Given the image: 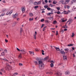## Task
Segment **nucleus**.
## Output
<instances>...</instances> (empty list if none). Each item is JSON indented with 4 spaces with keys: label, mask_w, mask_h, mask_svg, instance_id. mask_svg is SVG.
I'll list each match as a JSON object with an SVG mask.
<instances>
[{
    "label": "nucleus",
    "mask_w": 76,
    "mask_h": 76,
    "mask_svg": "<svg viewBox=\"0 0 76 76\" xmlns=\"http://www.w3.org/2000/svg\"><path fill=\"white\" fill-rule=\"evenodd\" d=\"M51 8H50V7H48V8H47V10H48L50 11L51 10Z\"/></svg>",
    "instance_id": "obj_36"
},
{
    "label": "nucleus",
    "mask_w": 76,
    "mask_h": 76,
    "mask_svg": "<svg viewBox=\"0 0 76 76\" xmlns=\"http://www.w3.org/2000/svg\"><path fill=\"white\" fill-rule=\"evenodd\" d=\"M36 60H37V61L38 62L40 61L39 59V58H36Z\"/></svg>",
    "instance_id": "obj_48"
},
{
    "label": "nucleus",
    "mask_w": 76,
    "mask_h": 76,
    "mask_svg": "<svg viewBox=\"0 0 76 76\" xmlns=\"http://www.w3.org/2000/svg\"><path fill=\"white\" fill-rule=\"evenodd\" d=\"M34 63L35 64V65H37V64H38V62H37V61H34Z\"/></svg>",
    "instance_id": "obj_13"
},
{
    "label": "nucleus",
    "mask_w": 76,
    "mask_h": 76,
    "mask_svg": "<svg viewBox=\"0 0 76 76\" xmlns=\"http://www.w3.org/2000/svg\"><path fill=\"white\" fill-rule=\"evenodd\" d=\"M1 55L2 56H5L4 53L3 52L2 53H1Z\"/></svg>",
    "instance_id": "obj_18"
},
{
    "label": "nucleus",
    "mask_w": 76,
    "mask_h": 76,
    "mask_svg": "<svg viewBox=\"0 0 76 76\" xmlns=\"http://www.w3.org/2000/svg\"><path fill=\"white\" fill-rule=\"evenodd\" d=\"M38 63L40 64L39 65V68L40 69H43L44 67V64H43L42 62L41 61H38Z\"/></svg>",
    "instance_id": "obj_1"
},
{
    "label": "nucleus",
    "mask_w": 76,
    "mask_h": 76,
    "mask_svg": "<svg viewBox=\"0 0 76 76\" xmlns=\"http://www.w3.org/2000/svg\"><path fill=\"white\" fill-rule=\"evenodd\" d=\"M35 50L36 51H39V50L38 48H35Z\"/></svg>",
    "instance_id": "obj_34"
},
{
    "label": "nucleus",
    "mask_w": 76,
    "mask_h": 76,
    "mask_svg": "<svg viewBox=\"0 0 76 76\" xmlns=\"http://www.w3.org/2000/svg\"><path fill=\"white\" fill-rule=\"evenodd\" d=\"M17 50L18 51H21V50H20L18 48H17Z\"/></svg>",
    "instance_id": "obj_41"
},
{
    "label": "nucleus",
    "mask_w": 76,
    "mask_h": 76,
    "mask_svg": "<svg viewBox=\"0 0 76 76\" xmlns=\"http://www.w3.org/2000/svg\"><path fill=\"white\" fill-rule=\"evenodd\" d=\"M58 31H56V35H58Z\"/></svg>",
    "instance_id": "obj_63"
},
{
    "label": "nucleus",
    "mask_w": 76,
    "mask_h": 76,
    "mask_svg": "<svg viewBox=\"0 0 76 76\" xmlns=\"http://www.w3.org/2000/svg\"><path fill=\"white\" fill-rule=\"evenodd\" d=\"M37 31H35V34H34V35H37Z\"/></svg>",
    "instance_id": "obj_59"
},
{
    "label": "nucleus",
    "mask_w": 76,
    "mask_h": 76,
    "mask_svg": "<svg viewBox=\"0 0 76 76\" xmlns=\"http://www.w3.org/2000/svg\"><path fill=\"white\" fill-rule=\"evenodd\" d=\"M12 10H11L10 11H8L7 12L6 15H9V14H10V15L11 14V13H12Z\"/></svg>",
    "instance_id": "obj_7"
},
{
    "label": "nucleus",
    "mask_w": 76,
    "mask_h": 76,
    "mask_svg": "<svg viewBox=\"0 0 76 76\" xmlns=\"http://www.w3.org/2000/svg\"><path fill=\"white\" fill-rule=\"evenodd\" d=\"M6 64L7 66H9V67H10V66L9 65V64H8V63H6Z\"/></svg>",
    "instance_id": "obj_52"
},
{
    "label": "nucleus",
    "mask_w": 76,
    "mask_h": 76,
    "mask_svg": "<svg viewBox=\"0 0 76 76\" xmlns=\"http://www.w3.org/2000/svg\"><path fill=\"white\" fill-rule=\"evenodd\" d=\"M44 24H42L41 26V28H43V27L44 26Z\"/></svg>",
    "instance_id": "obj_62"
},
{
    "label": "nucleus",
    "mask_w": 76,
    "mask_h": 76,
    "mask_svg": "<svg viewBox=\"0 0 76 76\" xmlns=\"http://www.w3.org/2000/svg\"><path fill=\"white\" fill-rule=\"evenodd\" d=\"M69 21H70V22H72V21H73V20H72V19H69Z\"/></svg>",
    "instance_id": "obj_50"
},
{
    "label": "nucleus",
    "mask_w": 76,
    "mask_h": 76,
    "mask_svg": "<svg viewBox=\"0 0 76 76\" xmlns=\"http://www.w3.org/2000/svg\"><path fill=\"white\" fill-rule=\"evenodd\" d=\"M66 7L68 9H69L70 8V6H69V5H67L66 6Z\"/></svg>",
    "instance_id": "obj_43"
},
{
    "label": "nucleus",
    "mask_w": 76,
    "mask_h": 76,
    "mask_svg": "<svg viewBox=\"0 0 76 76\" xmlns=\"http://www.w3.org/2000/svg\"><path fill=\"white\" fill-rule=\"evenodd\" d=\"M63 28H67L68 27L66 26V25L65 26H63Z\"/></svg>",
    "instance_id": "obj_24"
},
{
    "label": "nucleus",
    "mask_w": 76,
    "mask_h": 76,
    "mask_svg": "<svg viewBox=\"0 0 76 76\" xmlns=\"http://www.w3.org/2000/svg\"><path fill=\"white\" fill-rule=\"evenodd\" d=\"M23 32V30H22V28H20V33H22Z\"/></svg>",
    "instance_id": "obj_31"
},
{
    "label": "nucleus",
    "mask_w": 76,
    "mask_h": 76,
    "mask_svg": "<svg viewBox=\"0 0 76 76\" xmlns=\"http://www.w3.org/2000/svg\"><path fill=\"white\" fill-rule=\"evenodd\" d=\"M1 72H5V71L4 70V69H1Z\"/></svg>",
    "instance_id": "obj_16"
},
{
    "label": "nucleus",
    "mask_w": 76,
    "mask_h": 76,
    "mask_svg": "<svg viewBox=\"0 0 76 76\" xmlns=\"http://www.w3.org/2000/svg\"><path fill=\"white\" fill-rule=\"evenodd\" d=\"M70 0H65V1L67 4H68L70 2Z\"/></svg>",
    "instance_id": "obj_12"
},
{
    "label": "nucleus",
    "mask_w": 76,
    "mask_h": 76,
    "mask_svg": "<svg viewBox=\"0 0 76 76\" xmlns=\"http://www.w3.org/2000/svg\"><path fill=\"white\" fill-rule=\"evenodd\" d=\"M63 13L64 14H68V13H69V12H67V11H64L63 12Z\"/></svg>",
    "instance_id": "obj_20"
},
{
    "label": "nucleus",
    "mask_w": 76,
    "mask_h": 76,
    "mask_svg": "<svg viewBox=\"0 0 76 76\" xmlns=\"http://www.w3.org/2000/svg\"><path fill=\"white\" fill-rule=\"evenodd\" d=\"M45 3H48V1L47 0H45Z\"/></svg>",
    "instance_id": "obj_55"
},
{
    "label": "nucleus",
    "mask_w": 76,
    "mask_h": 76,
    "mask_svg": "<svg viewBox=\"0 0 76 76\" xmlns=\"http://www.w3.org/2000/svg\"><path fill=\"white\" fill-rule=\"evenodd\" d=\"M36 35H34V38L35 39H36Z\"/></svg>",
    "instance_id": "obj_44"
},
{
    "label": "nucleus",
    "mask_w": 76,
    "mask_h": 76,
    "mask_svg": "<svg viewBox=\"0 0 76 76\" xmlns=\"http://www.w3.org/2000/svg\"><path fill=\"white\" fill-rule=\"evenodd\" d=\"M18 58H19V59H20V58H22V54H21V53H20V54L19 55Z\"/></svg>",
    "instance_id": "obj_9"
},
{
    "label": "nucleus",
    "mask_w": 76,
    "mask_h": 76,
    "mask_svg": "<svg viewBox=\"0 0 76 76\" xmlns=\"http://www.w3.org/2000/svg\"><path fill=\"white\" fill-rule=\"evenodd\" d=\"M5 40L6 42H8V40H7L6 39H5Z\"/></svg>",
    "instance_id": "obj_58"
},
{
    "label": "nucleus",
    "mask_w": 76,
    "mask_h": 76,
    "mask_svg": "<svg viewBox=\"0 0 76 76\" xmlns=\"http://www.w3.org/2000/svg\"><path fill=\"white\" fill-rule=\"evenodd\" d=\"M45 21L46 22H47V23H48V20H46Z\"/></svg>",
    "instance_id": "obj_64"
},
{
    "label": "nucleus",
    "mask_w": 76,
    "mask_h": 76,
    "mask_svg": "<svg viewBox=\"0 0 76 76\" xmlns=\"http://www.w3.org/2000/svg\"><path fill=\"white\" fill-rule=\"evenodd\" d=\"M21 51L23 54H25L26 53V51H25L24 49H22L21 50Z\"/></svg>",
    "instance_id": "obj_3"
},
{
    "label": "nucleus",
    "mask_w": 76,
    "mask_h": 76,
    "mask_svg": "<svg viewBox=\"0 0 76 76\" xmlns=\"http://www.w3.org/2000/svg\"><path fill=\"white\" fill-rule=\"evenodd\" d=\"M61 34H63V32H64V31L63 30H62L61 31Z\"/></svg>",
    "instance_id": "obj_49"
},
{
    "label": "nucleus",
    "mask_w": 76,
    "mask_h": 76,
    "mask_svg": "<svg viewBox=\"0 0 76 76\" xmlns=\"http://www.w3.org/2000/svg\"><path fill=\"white\" fill-rule=\"evenodd\" d=\"M38 4H41V2L40 1H39L38 2H37Z\"/></svg>",
    "instance_id": "obj_54"
},
{
    "label": "nucleus",
    "mask_w": 76,
    "mask_h": 76,
    "mask_svg": "<svg viewBox=\"0 0 76 76\" xmlns=\"http://www.w3.org/2000/svg\"><path fill=\"white\" fill-rule=\"evenodd\" d=\"M74 35H75V34H74V33H72V35L71 36L72 37H73Z\"/></svg>",
    "instance_id": "obj_42"
},
{
    "label": "nucleus",
    "mask_w": 76,
    "mask_h": 76,
    "mask_svg": "<svg viewBox=\"0 0 76 76\" xmlns=\"http://www.w3.org/2000/svg\"><path fill=\"white\" fill-rule=\"evenodd\" d=\"M49 57L48 56H47L43 60L44 61H45V60H48V59Z\"/></svg>",
    "instance_id": "obj_10"
},
{
    "label": "nucleus",
    "mask_w": 76,
    "mask_h": 76,
    "mask_svg": "<svg viewBox=\"0 0 76 76\" xmlns=\"http://www.w3.org/2000/svg\"><path fill=\"white\" fill-rule=\"evenodd\" d=\"M41 22H44V19H42L41 20Z\"/></svg>",
    "instance_id": "obj_51"
},
{
    "label": "nucleus",
    "mask_w": 76,
    "mask_h": 76,
    "mask_svg": "<svg viewBox=\"0 0 76 76\" xmlns=\"http://www.w3.org/2000/svg\"><path fill=\"white\" fill-rule=\"evenodd\" d=\"M59 52L62 54H63V55H64L65 54V52L64 51H62L61 50H60Z\"/></svg>",
    "instance_id": "obj_6"
},
{
    "label": "nucleus",
    "mask_w": 76,
    "mask_h": 76,
    "mask_svg": "<svg viewBox=\"0 0 76 76\" xmlns=\"http://www.w3.org/2000/svg\"><path fill=\"white\" fill-rule=\"evenodd\" d=\"M16 23H16V22L14 23L13 24V26H15L16 25Z\"/></svg>",
    "instance_id": "obj_22"
},
{
    "label": "nucleus",
    "mask_w": 76,
    "mask_h": 76,
    "mask_svg": "<svg viewBox=\"0 0 76 76\" xmlns=\"http://www.w3.org/2000/svg\"><path fill=\"white\" fill-rule=\"evenodd\" d=\"M23 12H25V8H22L21 9Z\"/></svg>",
    "instance_id": "obj_17"
},
{
    "label": "nucleus",
    "mask_w": 76,
    "mask_h": 76,
    "mask_svg": "<svg viewBox=\"0 0 76 76\" xmlns=\"http://www.w3.org/2000/svg\"><path fill=\"white\" fill-rule=\"evenodd\" d=\"M4 15V13H2V14L0 16V17L1 16H3Z\"/></svg>",
    "instance_id": "obj_40"
},
{
    "label": "nucleus",
    "mask_w": 76,
    "mask_h": 76,
    "mask_svg": "<svg viewBox=\"0 0 76 76\" xmlns=\"http://www.w3.org/2000/svg\"><path fill=\"white\" fill-rule=\"evenodd\" d=\"M51 12H53V9H52L51 8V9H50V10Z\"/></svg>",
    "instance_id": "obj_53"
},
{
    "label": "nucleus",
    "mask_w": 76,
    "mask_h": 76,
    "mask_svg": "<svg viewBox=\"0 0 76 76\" xmlns=\"http://www.w3.org/2000/svg\"><path fill=\"white\" fill-rule=\"evenodd\" d=\"M65 51H69V49L68 48H65L64 49Z\"/></svg>",
    "instance_id": "obj_39"
},
{
    "label": "nucleus",
    "mask_w": 76,
    "mask_h": 76,
    "mask_svg": "<svg viewBox=\"0 0 76 76\" xmlns=\"http://www.w3.org/2000/svg\"><path fill=\"white\" fill-rule=\"evenodd\" d=\"M57 3V1H53V4H56V3Z\"/></svg>",
    "instance_id": "obj_21"
},
{
    "label": "nucleus",
    "mask_w": 76,
    "mask_h": 76,
    "mask_svg": "<svg viewBox=\"0 0 76 76\" xmlns=\"http://www.w3.org/2000/svg\"><path fill=\"white\" fill-rule=\"evenodd\" d=\"M50 63L51 64H53V63H54L55 62L53 61H50Z\"/></svg>",
    "instance_id": "obj_30"
},
{
    "label": "nucleus",
    "mask_w": 76,
    "mask_h": 76,
    "mask_svg": "<svg viewBox=\"0 0 76 76\" xmlns=\"http://www.w3.org/2000/svg\"><path fill=\"white\" fill-rule=\"evenodd\" d=\"M18 13H16L14 15H13L12 17L13 18H16L18 17Z\"/></svg>",
    "instance_id": "obj_4"
},
{
    "label": "nucleus",
    "mask_w": 76,
    "mask_h": 76,
    "mask_svg": "<svg viewBox=\"0 0 76 76\" xmlns=\"http://www.w3.org/2000/svg\"><path fill=\"white\" fill-rule=\"evenodd\" d=\"M64 31H67V28H65L64 29Z\"/></svg>",
    "instance_id": "obj_60"
},
{
    "label": "nucleus",
    "mask_w": 76,
    "mask_h": 76,
    "mask_svg": "<svg viewBox=\"0 0 76 76\" xmlns=\"http://www.w3.org/2000/svg\"><path fill=\"white\" fill-rule=\"evenodd\" d=\"M2 59L3 60H5V61H8V62L9 61L8 60H7L6 59V58H4V59Z\"/></svg>",
    "instance_id": "obj_28"
},
{
    "label": "nucleus",
    "mask_w": 76,
    "mask_h": 76,
    "mask_svg": "<svg viewBox=\"0 0 76 76\" xmlns=\"http://www.w3.org/2000/svg\"><path fill=\"white\" fill-rule=\"evenodd\" d=\"M48 5H45V6L44 7L45 8V9H47V8H48Z\"/></svg>",
    "instance_id": "obj_32"
},
{
    "label": "nucleus",
    "mask_w": 76,
    "mask_h": 76,
    "mask_svg": "<svg viewBox=\"0 0 76 76\" xmlns=\"http://www.w3.org/2000/svg\"><path fill=\"white\" fill-rule=\"evenodd\" d=\"M71 3L72 4H73L74 3H75V1H74V0H73L72 1H71Z\"/></svg>",
    "instance_id": "obj_19"
},
{
    "label": "nucleus",
    "mask_w": 76,
    "mask_h": 76,
    "mask_svg": "<svg viewBox=\"0 0 76 76\" xmlns=\"http://www.w3.org/2000/svg\"><path fill=\"white\" fill-rule=\"evenodd\" d=\"M69 74H70V72L69 71H66L65 72V75H69Z\"/></svg>",
    "instance_id": "obj_14"
},
{
    "label": "nucleus",
    "mask_w": 76,
    "mask_h": 76,
    "mask_svg": "<svg viewBox=\"0 0 76 76\" xmlns=\"http://www.w3.org/2000/svg\"><path fill=\"white\" fill-rule=\"evenodd\" d=\"M34 5H38V2H35L34 3Z\"/></svg>",
    "instance_id": "obj_27"
},
{
    "label": "nucleus",
    "mask_w": 76,
    "mask_h": 76,
    "mask_svg": "<svg viewBox=\"0 0 76 76\" xmlns=\"http://www.w3.org/2000/svg\"><path fill=\"white\" fill-rule=\"evenodd\" d=\"M38 6H36L34 7L35 9H37V8H38Z\"/></svg>",
    "instance_id": "obj_47"
},
{
    "label": "nucleus",
    "mask_w": 76,
    "mask_h": 76,
    "mask_svg": "<svg viewBox=\"0 0 76 76\" xmlns=\"http://www.w3.org/2000/svg\"><path fill=\"white\" fill-rule=\"evenodd\" d=\"M29 52L30 54H33V55H34V52L29 51Z\"/></svg>",
    "instance_id": "obj_15"
},
{
    "label": "nucleus",
    "mask_w": 76,
    "mask_h": 76,
    "mask_svg": "<svg viewBox=\"0 0 76 76\" xmlns=\"http://www.w3.org/2000/svg\"><path fill=\"white\" fill-rule=\"evenodd\" d=\"M53 23L54 24H56V23H57V21H53Z\"/></svg>",
    "instance_id": "obj_46"
},
{
    "label": "nucleus",
    "mask_w": 76,
    "mask_h": 76,
    "mask_svg": "<svg viewBox=\"0 0 76 76\" xmlns=\"http://www.w3.org/2000/svg\"><path fill=\"white\" fill-rule=\"evenodd\" d=\"M50 67H54V64H50Z\"/></svg>",
    "instance_id": "obj_26"
},
{
    "label": "nucleus",
    "mask_w": 76,
    "mask_h": 76,
    "mask_svg": "<svg viewBox=\"0 0 76 76\" xmlns=\"http://www.w3.org/2000/svg\"><path fill=\"white\" fill-rule=\"evenodd\" d=\"M59 2L61 3L62 4H67L66 3V1L65 0L64 1V0H61L59 1Z\"/></svg>",
    "instance_id": "obj_2"
},
{
    "label": "nucleus",
    "mask_w": 76,
    "mask_h": 76,
    "mask_svg": "<svg viewBox=\"0 0 76 76\" xmlns=\"http://www.w3.org/2000/svg\"><path fill=\"white\" fill-rule=\"evenodd\" d=\"M4 52L5 53H7V50L6 49H5L4 50Z\"/></svg>",
    "instance_id": "obj_29"
},
{
    "label": "nucleus",
    "mask_w": 76,
    "mask_h": 76,
    "mask_svg": "<svg viewBox=\"0 0 76 76\" xmlns=\"http://www.w3.org/2000/svg\"><path fill=\"white\" fill-rule=\"evenodd\" d=\"M50 6H51V7H53V6H54L51 4H50V5H49Z\"/></svg>",
    "instance_id": "obj_56"
},
{
    "label": "nucleus",
    "mask_w": 76,
    "mask_h": 76,
    "mask_svg": "<svg viewBox=\"0 0 76 76\" xmlns=\"http://www.w3.org/2000/svg\"><path fill=\"white\" fill-rule=\"evenodd\" d=\"M55 75H56L57 76H61V73L59 72H58L57 73H55Z\"/></svg>",
    "instance_id": "obj_5"
},
{
    "label": "nucleus",
    "mask_w": 76,
    "mask_h": 76,
    "mask_svg": "<svg viewBox=\"0 0 76 76\" xmlns=\"http://www.w3.org/2000/svg\"><path fill=\"white\" fill-rule=\"evenodd\" d=\"M46 74H49V75H52L53 74V72H48L46 73Z\"/></svg>",
    "instance_id": "obj_11"
},
{
    "label": "nucleus",
    "mask_w": 76,
    "mask_h": 76,
    "mask_svg": "<svg viewBox=\"0 0 76 76\" xmlns=\"http://www.w3.org/2000/svg\"><path fill=\"white\" fill-rule=\"evenodd\" d=\"M56 50H57V51H60V49H59V48H56Z\"/></svg>",
    "instance_id": "obj_25"
},
{
    "label": "nucleus",
    "mask_w": 76,
    "mask_h": 76,
    "mask_svg": "<svg viewBox=\"0 0 76 76\" xmlns=\"http://www.w3.org/2000/svg\"><path fill=\"white\" fill-rule=\"evenodd\" d=\"M63 57L64 60H67V58L66 56L63 55Z\"/></svg>",
    "instance_id": "obj_8"
},
{
    "label": "nucleus",
    "mask_w": 76,
    "mask_h": 76,
    "mask_svg": "<svg viewBox=\"0 0 76 76\" xmlns=\"http://www.w3.org/2000/svg\"><path fill=\"white\" fill-rule=\"evenodd\" d=\"M65 21H66V20H62V22H65Z\"/></svg>",
    "instance_id": "obj_61"
},
{
    "label": "nucleus",
    "mask_w": 76,
    "mask_h": 76,
    "mask_svg": "<svg viewBox=\"0 0 76 76\" xmlns=\"http://www.w3.org/2000/svg\"><path fill=\"white\" fill-rule=\"evenodd\" d=\"M33 19H34L33 18H30L29 19V21H32V20H33Z\"/></svg>",
    "instance_id": "obj_23"
},
{
    "label": "nucleus",
    "mask_w": 76,
    "mask_h": 76,
    "mask_svg": "<svg viewBox=\"0 0 76 76\" xmlns=\"http://www.w3.org/2000/svg\"><path fill=\"white\" fill-rule=\"evenodd\" d=\"M56 9H57V10H60V7H56Z\"/></svg>",
    "instance_id": "obj_45"
},
{
    "label": "nucleus",
    "mask_w": 76,
    "mask_h": 76,
    "mask_svg": "<svg viewBox=\"0 0 76 76\" xmlns=\"http://www.w3.org/2000/svg\"><path fill=\"white\" fill-rule=\"evenodd\" d=\"M68 47H70V46H73V44H69L68 45Z\"/></svg>",
    "instance_id": "obj_33"
},
{
    "label": "nucleus",
    "mask_w": 76,
    "mask_h": 76,
    "mask_svg": "<svg viewBox=\"0 0 76 76\" xmlns=\"http://www.w3.org/2000/svg\"><path fill=\"white\" fill-rule=\"evenodd\" d=\"M29 15H30V16H31V17H32L33 16V14L31 13H30Z\"/></svg>",
    "instance_id": "obj_35"
},
{
    "label": "nucleus",
    "mask_w": 76,
    "mask_h": 76,
    "mask_svg": "<svg viewBox=\"0 0 76 76\" xmlns=\"http://www.w3.org/2000/svg\"><path fill=\"white\" fill-rule=\"evenodd\" d=\"M19 66H23V64L20 63L19 64Z\"/></svg>",
    "instance_id": "obj_37"
},
{
    "label": "nucleus",
    "mask_w": 76,
    "mask_h": 76,
    "mask_svg": "<svg viewBox=\"0 0 76 76\" xmlns=\"http://www.w3.org/2000/svg\"><path fill=\"white\" fill-rule=\"evenodd\" d=\"M42 55H44V50H42Z\"/></svg>",
    "instance_id": "obj_38"
},
{
    "label": "nucleus",
    "mask_w": 76,
    "mask_h": 76,
    "mask_svg": "<svg viewBox=\"0 0 76 76\" xmlns=\"http://www.w3.org/2000/svg\"><path fill=\"white\" fill-rule=\"evenodd\" d=\"M56 13H57V14H60V12H59V11L57 12Z\"/></svg>",
    "instance_id": "obj_57"
}]
</instances>
